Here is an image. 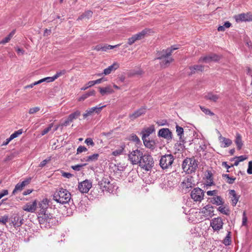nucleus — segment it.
<instances>
[{
  "label": "nucleus",
  "instance_id": "nucleus-30",
  "mask_svg": "<svg viewBox=\"0 0 252 252\" xmlns=\"http://www.w3.org/2000/svg\"><path fill=\"white\" fill-rule=\"evenodd\" d=\"M98 157L99 155L98 154H94L85 158L84 159L85 160V161L87 162L95 161L97 160Z\"/></svg>",
  "mask_w": 252,
  "mask_h": 252
},
{
  "label": "nucleus",
  "instance_id": "nucleus-23",
  "mask_svg": "<svg viewBox=\"0 0 252 252\" xmlns=\"http://www.w3.org/2000/svg\"><path fill=\"white\" fill-rule=\"evenodd\" d=\"M190 74H192L198 71H202L204 70V66L202 65H195L189 67Z\"/></svg>",
  "mask_w": 252,
  "mask_h": 252
},
{
  "label": "nucleus",
  "instance_id": "nucleus-18",
  "mask_svg": "<svg viewBox=\"0 0 252 252\" xmlns=\"http://www.w3.org/2000/svg\"><path fill=\"white\" fill-rule=\"evenodd\" d=\"M37 202L36 200H34L32 203H28L24 205L23 209L28 212L33 213L36 209Z\"/></svg>",
  "mask_w": 252,
  "mask_h": 252
},
{
  "label": "nucleus",
  "instance_id": "nucleus-50",
  "mask_svg": "<svg viewBox=\"0 0 252 252\" xmlns=\"http://www.w3.org/2000/svg\"><path fill=\"white\" fill-rule=\"evenodd\" d=\"M53 124H51L49 125V126L45 128L41 132V135L43 136L45 134H46V133H47L50 130H51L52 127H53Z\"/></svg>",
  "mask_w": 252,
  "mask_h": 252
},
{
  "label": "nucleus",
  "instance_id": "nucleus-25",
  "mask_svg": "<svg viewBox=\"0 0 252 252\" xmlns=\"http://www.w3.org/2000/svg\"><path fill=\"white\" fill-rule=\"evenodd\" d=\"M145 146L148 148L154 149L155 148V142L154 140H150L146 138L142 139Z\"/></svg>",
  "mask_w": 252,
  "mask_h": 252
},
{
  "label": "nucleus",
  "instance_id": "nucleus-16",
  "mask_svg": "<svg viewBox=\"0 0 252 252\" xmlns=\"http://www.w3.org/2000/svg\"><path fill=\"white\" fill-rule=\"evenodd\" d=\"M146 111L145 108H140L139 109L135 111L132 114H129V118L131 120L133 121L137 118L144 115L146 113Z\"/></svg>",
  "mask_w": 252,
  "mask_h": 252
},
{
  "label": "nucleus",
  "instance_id": "nucleus-42",
  "mask_svg": "<svg viewBox=\"0 0 252 252\" xmlns=\"http://www.w3.org/2000/svg\"><path fill=\"white\" fill-rule=\"evenodd\" d=\"M199 62L204 63H210L211 61H210L209 55H207L205 56H202V57H200L199 59Z\"/></svg>",
  "mask_w": 252,
  "mask_h": 252
},
{
  "label": "nucleus",
  "instance_id": "nucleus-52",
  "mask_svg": "<svg viewBox=\"0 0 252 252\" xmlns=\"http://www.w3.org/2000/svg\"><path fill=\"white\" fill-rule=\"evenodd\" d=\"M41 81V83H43L44 82H46L47 83L52 82H53L54 79L53 77H47L44 78H42L40 80Z\"/></svg>",
  "mask_w": 252,
  "mask_h": 252
},
{
  "label": "nucleus",
  "instance_id": "nucleus-53",
  "mask_svg": "<svg viewBox=\"0 0 252 252\" xmlns=\"http://www.w3.org/2000/svg\"><path fill=\"white\" fill-rule=\"evenodd\" d=\"M176 128L177 135L181 137L182 135L183 134L184 129L183 128V127L179 126H177Z\"/></svg>",
  "mask_w": 252,
  "mask_h": 252
},
{
  "label": "nucleus",
  "instance_id": "nucleus-62",
  "mask_svg": "<svg viewBox=\"0 0 252 252\" xmlns=\"http://www.w3.org/2000/svg\"><path fill=\"white\" fill-rule=\"evenodd\" d=\"M247 173L249 174H252V161H250L249 162Z\"/></svg>",
  "mask_w": 252,
  "mask_h": 252
},
{
  "label": "nucleus",
  "instance_id": "nucleus-45",
  "mask_svg": "<svg viewBox=\"0 0 252 252\" xmlns=\"http://www.w3.org/2000/svg\"><path fill=\"white\" fill-rule=\"evenodd\" d=\"M40 110L39 107H32L29 109V113L30 114H34L38 112Z\"/></svg>",
  "mask_w": 252,
  "mask_h": 252
},
{
  "label": "nucleus",
  "instance_id": "nucleus-22",
  "mask_svg": "<svg viewBox=\"0 0 252 252\" xmlns=\"http://www.w3.org/2000/svg\"><path fill=\"white\" fill-rule=\"evenodd\" d=\"M99 92L102 95L113 94L114 91L110 86H107L103 88H99Z\"/></svg>",
  "mask_w": 252,
  "mask_h": 252
},
{
  "label": "nucleus",
  "instance_id": "nucleus-37",
  "mask_svg": "<svg viewBox=\"0 0 252 252\" xmlns=\"http://www.w3.org/2000/svg\"><path fill=\"white\" fill-rule=\"evenodd\" d=\"M218 210L222 214L225 215H229L230 211L228 208L224 206H220L218 208Z\"/></svg>",
  "mask_w": 252,
  "mask_h": 252
},
{
  "label": "nucleus",
  "instance_id": "nucleus-44",
  "mask_svg": "<svg viewBox=\"0 0 252 252\" xmlns=\"http://www.w3.org/2000/svg\"><path fill=\"white\" fill-rule=\"evenodd\" d=\"M23 132L22 129H19L16 131H15L13 133H12L10 136V138L13 140V139L17 137L18 136L21 135Z\"/></svg>",
  "mask_w": 252,
  "mask_h": 252
},
{
  "label": "nucleus",
  "instance_id": "nucleus-15",
  "mask_svg": "<svg viewBox=\"0 0 252 252\" xmlns=\"http://www.w3.org/2000/svg\"><path fill=\"white\" fill-rule=\"evenodd\" d=\"M236 22H246L252 21V14L250 13H242L235 16Z\"/></svg>",
  "mask_w": 252,
  "mask_h": 252
},
{
  "label": "nucleus",
  "instance_id": "nucleus-59",
  "mask_svg": "<svg viewBox=\"0 0 252 252\" xmlns=\"http://www.w3.org/2000/svg\"><path fill=\"white\" fill-rule=\"evenodd\" d=\"M51 160V158H49L48 159H46L40 162L39 166L40 167H44L48 162Z\"/></svg>",
  "mask_w": 252,
  "mask_h": 252
},
{
  "label": "nucleus",
  "instance_id": "nucleus-24",
  "mask_svg": "<svg viewBox=\"0 0 252 252\" xmlns=\"http://www.w3.org/2000/svg\"><path fill=\"white\" fill-rule=\"evenodd\" d=\"M150 30L149 29H144L141 31L139 32H138L137 33L135 34V35L138 40H141L143 38H144L145 36L150 32Z\"/></svg>",
  "mask_w": 252,
  "mask_h": 252
},
{
  "label": "nucleus",
  "instance_id": "nucleus-48",
  "mask_svg": "<svg viewBox=\"0 0 252 252\" xmlns=\"http://www.w3.org/2000/svg\"><path fill=\"white\" fill-rule=\"evenodd\" d=\"M129 140L136 142V143L137 144H139L140 143V140L139 139V138L135 134H132L130 135Z\"/></svg>",
  "mask_w": 252,
  "mask_h": 252
},
{
  "label": "nucleus",
  "instance_id": "nucleus-11",
  "mask_svg": "<svg viewBox=\"0 0 252 252\" xmlns=\"http://www.w3.org/2000/svg\"><path fill=\"white\" fill-rule=\"evenodd\" d=\"M223 222L220 217L213 219L210 222V226L214 231H219L222 228Z\"/></svg>",
  "mask_w": 252,
  "mask_h": 252
},
{
  "label": "nucleus",
  "instance_id": "nucleus-34",
  "mask_svg": "<svg viewBox=\"0 0 252 252\" xmlns=\"http://www.w3.org/2000/svg\"><path fill=\"white\" fill-rule=\"evenodd\" d=\"M94 49L96 51H101L103 52H106L107 51V44L97 45L94 47Z\"/></svg>",
  "mask_w": 252,
  "mask_h": 252
},
{
  "label": "nucleus",
  "instance_id": "nucleus-51",
  "mask_svg": "<svg viewBox=\"0 0 252 252\" xmlns=\"http://www.w3.org/2000/svg\"><path fill=\"white\" fill-rule=\"evenodd\" d=\"M8 220V216H4L0 217V223L3 224H6Z\"/></svg>",
  "mask_w": 252,
  "mask_h": 252
},
{
  "label": "nucleus",
  "instance_id": "nucleus-19",
  "mask_svg": "<svg viewBox=\"0 0 252 252\" xmlns=\"http://www.w3.org/2000/svg\"><path fill=\"white\" fill-rule=\"evenodd\" d=\"M30 179H27L24 181H23L21 183L17 184L15 187V189L13 190L12 194H15L16 192L18 191H21L27 185H28L30 183Z\"/></svg>",
  "mask_w": 252,
  "mask_h": 252
},
{
  "label": "nucleus",
  "instance_id": "nucleus-64",
  "mask_svg": "<svg viewBox=\"0 0 252 252\" xmlns=\"http://www.w3.org/2000/svg\"><path fill=\"white\" fill-rule=\"evenodd\" d=\"M206 193L208 196H215L218 193V191L217 190H209Z\"/></svg>",
  "mask_w": 252,
  "mask_h": 252
},
{
  "label": "nucleus",
  "instance_id": "nucleus-46",
  "mask_svg": "<svg viewBox=\"0 0 252 252\" xmlns=\"http://www.w3.org/2000/svg\"><path fill=\"white\" fill-rule=\"evenodd\" d=\"M137 40H138L137 39L135 34H134L131 37L128 38L127 43L128 45H131L135 43Z\"/></svg>",
  "mask_w": 252,
  "mask_h": 252
},
{
  "label": "nucleus",
  "instance_id": "nucleus-39",
  "mask_svg": "<svg viewBox=\"0 0 252 252\" xmlns=\"http://www.w3.org/2000/svg\"><path fill=\"white\" fill-rule=\"evenodd\" d=\"M231 23L229 22H226L223 26H220L218 28V31L223 32L225 28H229L231 26Z\"/></svg>",
  "mask_w": 252,
  "mask_h": 252
},
{
  "label": "nucleus",
  "instance_id": "nucleus-35",
  "mask_svg": "<svg viewBox=\"0 0 252 252\" xmlns=\"http://www.w3.org/2000/svg\"><path fill=\"white\" fill-rule=\"evenodd\" d=\"M212 202L214 204H216L217 205H220L223 203L221 197L220 196H217L214 197Z\"/></svg>",
  "mask_w": 252,
  "mask_h": 252
},
{
  "label": "nucleus",
  "instance_id": "nucleus-6",
  "mask_svg": "<svg viewBox=\"0 0 252 252\" xmlns=\"http://www.w3.org/2000/svg\"><path fill=\"white\" fill-rule=\"evenodd\" d=\"M174 161L173 156L171 155H165L161 157L160 160V165L163 169H167L170 166Z\"/></svg>",
  "mask_w": 252,
  "mask_h": 252
},
{
  "label": "nucleus",
  "instance_id": "nucleus-43",
  "mask_svg": "<svg viewBox=\"0 0 252 252\" xmlns=\"http://www.w3.org/2000/svg\"><path fill=\"white\" fill-rule=\"evenodd\" d=\"M200 108L202 110V111L206 115L210 116L214 115V113L212 112L209 109L205 108V107L203 106H200Z\"/></svg>",
  "mask_w": 252,
  "mask_h": 252
},
{
  "label": "nucleus",
  "instance_id": "nucleus-47",
  "mask_svg": "<svg viewBox=\"0 0 252 252\" xmlns=\"http://www.w3.org/2000/svg\"><path fill=\"white\" fill-rule=\"evenodd\" d=\"M65 73H66L65 70H61L60 71L57 72L56 73V74L54 76H53L54 80L55 81L56 79H57L60 76L65 74Z\"/></svg>",
  "mask_w": 252,
  "mask_h": 252
},
{
  "label": "nucleus",
  "instance_id": "nucleus-26",
  "mask_svg": "<svg viewBox=\"0 0 252 252\" xmlns=\"http://www.w3.org/2000/svg\"><path fill=\"white\" fill-rule=\"evenodd\" d=\"M93 11L91 10H88L85 11L84 13L79 16L77 18L78 21L82 20L84 18L89 19L93 16Z\"/></svg>",
  "mask_w": 252,
  "mask_h": 252
},
{
  "label": "nucleus",
  "instance_id": "nucleus-27",
  "mask_svg": "<svg viewBox=\"0 0 252 252\" xmlns=\"http://www.w3.org/2000/svg\"><path fill=\"white\" fill-rule=\"evenodd\" d=\"M229 193L230 195L232 196L231 199L232 204L233 206H235L238 201L239 197L237 195L236 192L234 190H229Z\"/></svg>",
  "mask_w": 252,
  "mask_h": 252
},
{
  "label": "nucleus",
  "instance_id": "nucleus-54",
  "mask_svg": "<svg viewBox=\"0 0 252 252\" xmlns=\"http://www.w3.org/2000/svg\"><path fill=\"white\" fill-rule=\"evenodd\" d=\"M85 143L88 146H91L93 147L94 145V143L93 139L91 138H88L86 139Z\"/></svg>",
  "mask_w": 252,
  "mask_h": 252
},
{
  "label": "nucleus",
  "instance_id": "nucleus-40",
  "mask_svg": "<svg viewBox=\"0 0 252 252\" xmlns=\"http://www.w3.org/2000/svg\"><path fill=\"white\" fill-rule=\"evenodd\" d=\"M124 150V146H121L119 149H117L112 153V155L114 156H119L122 155Z\"/></svg>",
  "mask_w": 252,
  "mask_h": 252
},
{
  "label": "nucleus",
  "instance_id": "nucleus-2",
  "mask_svg": "<svg viewBox=\"0 0 252 252\" xmlns=\"http://www.w3.org/2000/svg\"><path fill=\"white\" fill-rule=\"evenodd\" d=\"M53 199L61 204H66L70 200L71 194L66 189L60 188L55 192Z\"/></svg>",
  "mask_w": 252,
  "mask_h": 252
},
{
  "label": "nucleus",
  "instance_id": "nucleus-55",
  "mask_svg": "<svg viewBox=\"0 0 252 252\" xmlns=\"http://www.w3.org/2000/svg\"><path fill=\"white\" fill-rule=\"evenodd\" d=\"M209 55L210 56L211 62L212 61H219L220 59V58L216 54H212V55Z\"/></svg>",
  "mask_w": 252,
  "mask_h": 252
},
{
  "label": "nucleus",
  "instance_id": "nucleus-56",
  "mask_svg": "<svg viewBox=\"0 0 252 252\" xmlns=\"http://www.w3.org/2000/svg\"><path fill=\"white\" fill-rule=\"evenodd\" d=\"M86 164H87L86 163H85L83 164H78V165L72 166L71 168L74 170L79 171L82 167L86 165Z\"/></svg>",
  "mask_w": 252,
  "mask_h": 252
},
{
  "label": "nucleus",
  "instance_id": "nucleus-38",
  "mask_svg": "<svg viewBox=\"0 0 252 252\" xmlns=\"http://www.w3.org/2000/svg\"><path fill=\"white\" fill-rule=\"evenodd\" d=\"M221 139L222 140V142L224 144L223 147L224 148L229 146L232 143V141L229 139L225 137H221Z\"/></svg>",
  "mask_w": 252,
  "mask_h": 252
},
{
  "label": "nucleus",
  "instance_id": "nucleus-57",
  "mask_svg": "<svg viewBox=\"0 0 252 252\" xmlns=\"http://www.w3.org/2000/svg\"><path fill=\"white\" fill-rule=\"evenodd\" d=\"M86 151H87V149L85 147L80 146L77 148V154H78L81 153H82L83 152H86Z\"/></svg>",
  "mask_w": 252,
  "mask_h": 252
},
{
  "label": "nucleus",
  "instance_id": "nucleus-10",
  "mask_svg": "<svg viewBox=\"0 0 252 252\" xmlns=\"http://www.w3.org/2000/svg\"><path fill=\"white\" fill-rule=\"evenodd\" d=\"M106 105H103L101 106H96L91 108H88L86 110L85 112L83 114V116L84 119L88 118V117L94 115V114H99L102 109L105 107Z\"/></svg>",
  "mask_w": 252,
  "mask_h": 252
},
{
  "label": "nucleus",
  "instance_id": "nucleus-28",
  "mask_svg": "<svg viewBox=\"0 0 252 252\" xmlns=\"http://www.w3.org/2000/svg\"><path fill=\"white\" fill-rule=\"evenodd\" d=\"M12 223L15 227H18L22 224V220L19 216L16 215L13 217Z\"/></svg>",
  "mask_w": 252,
  "mask_h": 252
},
{
  "label": "nucleus",
  "instance_id": "nucleus-61",
  "mask_svg": "<svg viewBox=\"0 0 252 252\" xmlns=\"http://www.w3.org/2000/svg\"><path fill=\"white\" fill-rule=\"evenodd\" d=\"M247 222V218L246 216V214L245 212H243V219H242V225H246Z\"/></svg>",
  "mask_w": 252,
  "mask_h": 252
},
{
  "label": "nucleus",
  "instance_id": "nucleus-13",
  "mask_svg": "<svg viewBox=\"0 0 252 252\" xmlns=\"http://www.w3.org/2000/svg\"><path fill=\"white\" fill-rule=\"evenodd\" d=\"M158 135V137L163 138L167 140L172 139V133L167 128H162L159 130Z\"/></svg>",
  "mask_w": 252,
  "mask_h": 252
},
{
  "label": "nucleus",
  "instance_id": "nucleus-58",
  "mask_svg": "<svg viewBox=\"0 0 252 252\" xmlns=\"http://www.w3.org/2000/svg\"><path fill=\"white\" fill-rule=\"evenodd\" d=\"M247 158L248 157L246 156H241L239 157H236L234 158V159H236L240 162L246 160Z\"/></svg>",
  "mask_w": 252,
  "mask_h": 252
},
{
  "label": "nucleus",
  "instance_id": "nucleus-49",
  "mask_svg": "<svg viewBox=\"0 0 252 252\" xmlns=\"http://www.w3.org/2000/svg\"><path fill=\"white\" fill-rule=\"evenodd\" d=\"M231 243L230 240V232L228 233L227 235L225 237V239L223 240V244L225 246H228L230 245Z\"/></svg>",
  "mask_w": 252,
  "mask_h": 252
},
{
  "label": "nucleus",
  "instance_id": "nucleus-12",
  "mask_svg": "<svg viewBox=\"0 0 252 252\" xmlns=\"http://www.w3.org/2000/svg\"><path fill=\"white\" fill-rule=\"evenodd\" d=\"M92 187V182L88 180H86L78 185V189L81 193H87Z\"/></svg>",
  "mask_w": 252,
  "mask_h": 252
},
{
  "label": "nucleus",
  "instance_id": "nucleus-32",
  "mask_svg": "<svg viewBox=\"0 0 252 252\" xmlns=\"http://www.w3.org/2000/svg\"><path fill=\"white\" fill-rule=\"evenodd\" d=\"M81 115V112L79 110H76L73 113L69 114L68 116V118L69 119L70 121L73 122L74 120L76 119L78 117H79Z\"/></svg>",
  "mask_w": 252,
  "mask_h": 252
},
{
  "label": "nucleus",
  "instance_id": "nucleus-9",
  "mask_svg": "<svg viewBox=\"0 0 252 252\" xmlns=\"http://www.w3.org/2000/svg\"><path fill=\"white\" fill-rule=\"evenodd\" d=\"M53 218L52 214L49 213L46 211L42 210L39 214L38 219L39 223L41 224H43L47 222L49 223Z\"/></svg>",
  "mask_w": 252,
  "mask_h": 252
},
{
  "label": "nucleus",
  "instance_id": "nucleus-41",
  "mask_svg": "<svg viewBox=\"0 0 252 252\" xmlns=\"http://www.w3.org/2000/svg\"><path fill=\"white\" fill-rule=\"evenodd\" d=\"M223 177L225 178L226 179V182L229 184H232L234 183V181L236 180L235 178L230 177L229 176L228 174H223L222 175Z\"/></svg>",
  "mask_w": 252,
  "mask_h": 252
},
{
  "label": "nucleus",
  "instance_id": "nucleus-17",
  "mask_svg": "<svg viewBox=\"0 0 252 252\" xmlns=\"http://www.w3.org/2000/svg\"><path fill=\"white\" fill-rule=\"evenodd\" d=\"M193 185L192 178L190 177L189 178H186L184 179L181 183L182 188L185 191H187L189 188H192Z\"/></svg>",
  "mask_w": 252,
  "mask_h": 252
},
{
  "label": "nucleus",
  "instance_id": "nucleus-33",
  "mask_svg": "<svg viewBox=\"0 0 252 252\" xmlns=\"http://www.w3.org/2000/svg\"><path fill=\"white\" fill-rule=\"evenodd\" d=\"M206 98L208 100L213 101L214 102H216L219 99V95H218L217 94H214L210 93V94H208L206 96Z\"/></svg>",
  "mask_w": 252,
  "mask_h": 252
},
{
  "label": "nucleus",
  "instance_id": "nucleus-29",
  "mask_svg": "<svg viewBox=\"0 0 252 252\" xmlns=\"http://www.w3.org/2000/svg\"><path fill=\"white\" fill-rule=\"evenodd\" d=\"M15 34V31H12L6 37L0 41V44H5L8 43Z\"/></svg>",
  "mask_w": 252,
  "mask_h": 252
},
{
  "label": "nucleus",
  "instance_id": "nucleus-4",
  "mask_svg": "<svg viewBox=\"0 0 252 252\" xmlns=\"http://www.w3.org/2000/svg\"><path fill=\"white\" fill-rule=\"evenodd\" d=\"M198 164L194 159L187 158L185 159L182 164V167L184 171L188 173H191L195 171Z\"/></svg>",
  "mask_w": 252,
  "mask_h": 252
},
{
  "label": "nucleus",
  "instance_id": "nucleus-14",
  "mask_svg": "<svg viewBox=\"0 0 252 252\" xmlns=\"http://www.w3.org/2000/svg\"><path fill=\"white\" fill-rule=\"evenodd\" d=\"M199 213L205 217H211L214 215V208L211 205H207L200 210Z\"/></svg>",
  "mask_w": 252,
  "mask_h": 252
},
{
  "label": "nucleus",
  "instance_id": "nucleus-21",
  "mask_svg": "<svg viewBox=\"0 0 252 252\" xmlns=\"http://www.w3.org/2000/svg\"><path fill=\"white\" fill-rule=\"evenodd\" d=\"M119 67V64L118 63L115 62L112 65L108 66L103 70V74L105 75L110 74L112 72L115 71Z\"/></svg>",
  "mask_w": 252,
  "mask_h": 252
},
{
  "label": "nucleus",
  "instance_id": "nucleus-63",
  "mask_svg": "<svg viewBox=\"0 0 252 252\" xmlns=\"http://www.w3.org/2000/svg\"><path fill=\"white\" fill-rule=\"evenodd\" d=\"M144 73V72L141 69H139L137 70H135L134 71L133 73H132V75H142Z\"/></svg>",
  "mask_w": 252,
  "mask_h": 252
},
{
  "label": "nucleus",
  "instance_id": "nucleus-60",
  "mask_svg": "<svg viewBox=\"0 0 252 252\" xmlns=\"http://www.w3.org/2000/svg\"><path fill=\"white\" fill-rule=\"evenodd\" d=\"M71 122H72L70 121L69 119L67 117L66 119L64 121V122L61 124L60 126L62 127L66 126Z\"/></svg>",
  "mask_w": 252,
  "mask_h": 252
},
{
  "label": "nucleus",
  "instance_id": "nucleus-20",
  "mask_svg": "<svg viewBox=\"0 0 252 252\" xmlns=\"http://www.w3.org/2000/svg\"><path fill=\"white\" fill-rule=\"evenodd\" d=\"M155 131V126L151 125L148 127L145 128L141 132L142 139L147 138L151 134Z\"/></svg>",
  "mask_w": 252,
  "mask_h": 252
},
{
  "label": "nucleus",
  "instance_id": "nucleus-1",
  "mask_svg": "<svg viewBox=\"0 0 252 252\" xmlns=\"http://www.w3.org/2000/svg\"><path fill=\"white\" fill-rule=\"evenodd\" d=\"M177 49V47L171 46L170 48L158 51L157 53V57L155 59V60L159 61V63L161 68L168 67L174 61V59L170 56L173 51Z\"/></svg>",
  "mask_w": 252,
  "mask_h": 252
},
{
  "label": "nucleus",
  "instance_id": "nucleus-8",
  "mask_svg": "<svg viewBox=\"0 0 252 252\" xmlns=\"http://www.w3.org/2000/svg\"><path fill=\"white\" fill-rule=\"evenodd\" d=\"M190 196L194 201L201 202L204 198V192L199 188H195L191 191Z\"/></svg>",
  "mask_w": 252,
  "mask_h": 252
},
{
  "label": "nucleus",
  "instance_id": "nucleus-7",
  "mask_svg": "<svg viewBox=\"0 0 252 252\" xmlns=\"http://www.w3.org/2000/svg\"><path fill=\"white\" fill-rule=\"evenodd\" d=\"M143 153L139 150H133L128 154V159L132 164L139 163Z\"/></svg>",
  "mask_w": 252,
  "mask_h": 252
},
{
  "label": "nucleus",
  "instance_id": "nucleus-5",
  "mask_svg": "<svg viewBox=\"0 0 252 252\" xmlns=\"http://www.w3.org/2000/svg\"><path fill=\"white\" fill-rule=\"evenodd\" d=\"M139 164L144 170L146 171L150 170L154 164V161L152 156L149 155H142Z\"/></svg>",
  "mask_w": 252,
  "mask_h": 252
},
{
  "label": "nucleus",
  "instance_id": "nucleus-3",
  "mask_svg": "<svg viewBox=\"0 0 252 252\" xmlns=\"http://www.w3.org/2000/svg\"><path fill=\"white\" fill-rule=\"evenodd\" d=\"M114 182L109 177H103L99 183L100 189L103 191L112 192L115 189L116 186Z\"/></svg>",
  "mask_w": 252,
  "mask_h": 252
},
{
  "label": "nucleus",
  "instance_id": "nucleus-31",
  "mask_svg": "<svg viewBox=\"0 0 252 252\" xmlns=\"http://www.w3.org/2000/svg\"><path fill=\"white\" fill-rule=\"evenodd\" d=\"M235 143L237 146L238 150H240L243 146V142L241 139V135L239 133L236 134Z\"/></svg>",
  "mask_w": 252,
  "mask_h": 252
},
{
  "label": "nucleus",
  "instance_id": "nucleus-36",
  "mask_svg": "<svg viewBox=\"0 0 252 252\" xmlns=\"http://www.w3.org/2000/svg\"><path fill=\"white\" fill-rule=\"evenodd\" d=\"M49 204V200L47 198L43 199L39 204V207L44 209L47 208Z\"/></svg>",
  "mask_w": 252,
  "mask_h": 252
}]
</instances>
